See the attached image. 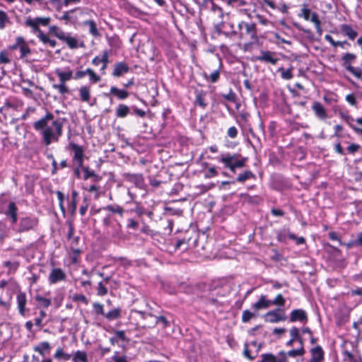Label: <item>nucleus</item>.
Listing matches in <instances>:
<instances>
[{"label": "nucleus", "mask_w": 362, "mask_h": 362, "mask_svg": "<svg viewBox=\"0 0 362 362\" xmlns=\"http://www.w3.org/2000/svg\"><path fill=\"white\" fill-rule=\"evenodd\" d=\"M66 121L64 117L54 119L53 114L47 112L44 117L33 123V128L41 132L44 144L49 146L53 141H58L62 135V128Z\"/></svg>", "instance_id": "1"}, {"label": "nucleus", "mask_w": 362, "mask_h": 362, "mask_svg": "<svg viewBox=\"0 0 362 362\" xmlns=\"http://www.w3.org/2000/svg\"><path fill=\"white\" fill-rule=\"evenodd\" d=\"M105 233L112 238L119 240L123 237L122 226L115 217H111L110 215L104 216L102 220Z\"/></svg>", "instance_id": "2"}, {"label": "nucleus", "mask_w": 362, "mask_h": 362, "mask_svg": "<svg viewBox=\"0 0 362 362\" xmlns=\"http://www.w3.org/2000/svg\"><path fill=\"white\" fill-rule=\"evenodd\" d=\"M238 156L239 155L236 153L230 154L228 153L221 154L218 160L224 165V168L229 169L231 173L235 174L236 169L243 168L247 161V158L238 159Z\"/></svg>", "instance_id": "3"}, {"label": "nucleus", "mask_w": 362, "mask_h": 362, "mask_svg": "<svg viewBox=\"0 0 362 362\" xmlns=\"http://www.w3.org/2000/svg\"><path fill=\"white\" fill-rule=\"evenodd\" d=\"M55 74L59 80V84H53L52 88L57 90L59 93L64 95L69 93V88L66 86V83L73 78V71L69 68L60 69L57 68L54 71Z\"/></svg>", "instance_id": "4"}, {"label": "nucleus", "mask_w": 362, "mask_h": 362, "mask_svg": "<svg viewBox=\"0 0 362 362\" xmlns=\"http://www.w3.org/2000/svg\"><path fill=\"white\" fill-rule=\"evenodd\" d=\"M238 28L241 37L250 38L253 40V42L245 43L244 45H252L257 40V37L255 23L241 21L238 24Z\"/></svg>", "instance_id": "5"}, {"label": "nucleus", "mask_w": 362, "mask_h": 362, "mask_svg": "<svg viewBox=\"0 0 362 362\" xmlns=\"http://www.w3.org/2000/svg\"><path fill=\"white\" fill-rule=\"evenodd\" d=\"M49 32L55 37L62 40L63 42L66 43L67 45H83V42L78 44V41L75 37L71 36L69 33L66 34L64 33L57 26H51L49 28Z\"/></svg>", "instance_id": "6"}, {"label": "nucleus", "mask_w": 362, "mask_h": 362, "mask_svg": "<svg viewBox=\"0 0 362 362\" xmlns=\"http://www.w3.org/2000/svg\"><path fill=\"white\" fill-rule=\"evenodd\" d=\"M341 33L346 37L349 40L354 41L356 39V42L359 45H362V36H358L356 30V26H353L349 24H341L339 26Z\"/></svg>", "instance_id": "7"}, {"label": "nucleus", "mask_w": 362, "mask_h": 362, "mask_svg": "<svg viewBox=\"0 0 362 362\" xmlns=\"http://www.w3.org/2000/svg\"><path fill=\"white\" fill-rule=\"evenodd\" d=\"M303 18L305 21H311L314 23L317 33L321 34V22L317 13L312 12L311 10L305 6L301 9V13L298 15Z\"/></svg>", "instance_id": "8"}, {"label": "nucleus", "mask_w": 362, "mask_h": 362, "mask_svg": "<svg viewBox=\"0 0 362 362\" xmlns=\"http://www.w3.org/2000/svg\"><path fill=\"white\" fill-rule=\"evenodd\" d=\"M279 60V59L276 57V53L267 50H261L260 54L259 55H253L251 57L252 62L259 61L272 65H276Z\"/></svg>", "instance_id": "9"}, {"label": "nucleus", "mask_w": 362, "mask_h": 362, "mask_svg": "<svg viewBox=\"0 0 362 362\" xmlns=\"http://www.w3.org/2000/svg\"><path fill=\"white\" fill-rule=\"evenodd\" d=\"M264 319L267 322L276 323L280 321H285L286 320V316L284 310L280 308H276L274 310L267 312L264 315Z\"/></svg>", "instance_id": "10"}, {"label": "nucleus", "mask_w": 362, "mask_h": 362, "mask_svg": "<svg viewBox=\"0 0 362 362\" xmlns=\"http://www.w3.org/2000/svg\"><path fill=\"white\" fill-rule=\"evenodd\" d=\"M100 211L105 212V216H107L108 215H110L111 217H115V215L117 214L120 217H122L124 210L121 206L118 204H110L98 209L96 211V213H98Z\"/></svg>", "instance_id": "11"}, {"label": "nucleus", "mask_w": 362, "mask_h": 362, "mask_svg": "<svg viewBox=\"0 0 362 362\" xmlns=\"http://www.w3.org/2000/svg\"><path fill=\"white\" fill-rule=\"evenodd\" d=\"M38 221L35 217L26 216L21 218L19 223V232H25L33 229L37 224Z\"/></svg>", "instance_id": "12"}, {"label": "nucleus", "mask_w": 362, "mask_h": 362, "mask_svg": "<svg viewBox=\"0 0 362 362\" xmlns=\"http://www.w3.org/2000/svg\"><path fill=\"white\" fill-rule=\"evenodd\" d=\"M70 148L74 151L73 161L78 164V167H82L83 164L84 151L82 146L73 142L69 144Z\"/></svg>", "instance_id": "13"}, {"label": "nucleus", "mask_w": 362, "mask_h": 362, "mask_svg": "<svg viewBox=\"0 0 362 362\" xmlns=\"http://www.w3.org/2000/svg\"><path fill=\"white\" fill-rule=\"evenodd\" d=\"M66 278L65 272L61 268H53L48 276L50 284H54L59 281H64Z\"/></svg>", "instance_id": "14"}, {"label": "nucleus", "mask_w": 362, "mask_h": 362, "mask_svg": "<svg viewBox=\"0 0 362 362\" xmlns=\"http://www.w3.org/2000/svg\"><path fill=\"white\" fill-rule=\"evenodd\" d=\"M289 320L291 322H300L305 324L308 320V315L306 312L303 309H295L293 310L290 314Z\"/></svg>", "instance_id": "15"}, {"label": "nucleus", "mask_w": 362, "mask_h": 362, "mask_svg": "<svg viewBox=\"0 0 362 362\" xmlns=\"http://www.w3.org/2000/svg\"><path fill=\"white\" fill-rule=\"evenodd\" d=\"M122 177L125 181L133 183L136 187H141L144 184V177L142 174L124 173Z\"/></svg>", "instance_id": "16"}, {"label": "nucleus", "mask_w": 362, "mask_h": 362, "mask_svg": "<svg viewBox=\"0 0 362 362\" xmlns=\"http://www.w3.org/2000/svg\"><path fill=\"white\" fill-rule=\"evenodd\" d=\"M312 110L315 115L320 119L323 120L327 117L326 110L320 102H314L312 105Z\"/></svg>", "instance_id": "17"}, {"label": "nucleus", "mask_w": 362, "mask_h": 362, "mask_svg": "<svg viewBox=\"0 0 362 362\" xmlns=\"http://www.w3.org/2000/svg\"><path fill=\"white\" fill-rule=\"evenodd\" d=\"M18 310L19 314L22 316L25 315V305L27 303L26 295L24 292H20L16 296Z\"/></svg>", "instance_id": "18"}, {"label": "nucleus", "mask_w": 362, "mask_h": 362, "mask_svg": "<svg viewBox=\"0 0 362 362\" xmlns=\"http://www.w3.org/2000/svg\"><path fill=\"white\" fill-rule=\"evenodd\" d=\"M18 208L13 202H9L5 215L11 218V223H16L18 221Z\"/></svg>", "instance_id": "19"}, {"label": "nucleus", "mask_w": 362, "mask_h": 362, "mask_svg": "<svg viewBox=\"0 0 362 362\" xmlns=\"http://www.w3.org/2000/svg\"><path fill=\"white\" fill-rule=\"evenodd\" d=\"M311 358L310 362H321L324 359V351L322 348L317 345L310 349Z\"/></svg>", "instance_id": "20"}, {"label": "nucleus", "mask_w": 362, "mask_h": 362, "mask_svg": "<svg viewBox=\"0 0 362 362\" xmlns=\"http://www.w3.org/2000/svg\"><path fill=\"white\" fill-rule=\"evenodd\" d=\"M129 67L124 62L116 63L114 66L112 75L115 77H119L123 74L127 73Z\"/></svg>", "instance_id": "21"}, {"label": "nucleus", "mask_w": 362, "mask_h": 362, "mask_svg": "<svg viewBox=\"0 0 362 362\" xmlns=\"http://www.w3.org/2000/svg\"><path fill=\"white\" fill-rule=\"evenodd\" d=\"M271 305V300H267L266 296L262 295L259 300L255 303L252 308L255 310L268 308Z\"/></svg>", "instance_id": "22"}, {"label": "nucleus", "mask_w": 362, "mask_h": 362, "mask_svg": "<svg viewBox=\"0 0 362 362\" xmlns=\"http://www.w3.org/2000/svg\"><path fill=\"white\" fill-rule=\"evenodd\" d=\"M195 95V105H197L202 108L205 109L207 106V103H205L206 93L202 90H196Z\"/></svg>", "instance_id": "23"}, {"label": "nucleus", "mask_w": 362, "mask_h": 362, "mask_svg": "<svg viewBox=\"0 0 362 362\" xmlns=\"http://www.w3.org/2000/svg\"><path fill=\"white\" fill-rule=\"evenodd\" d=\"M34 351L39 353L42 356H45L46 354L49 353L51 349L50 344L48 341H43L39 343L33 348Z\"/></svg>", "instance_id": "24"}, {"label": "nucleus", "mask_w": 362, "mask_h": 362, "mask_svg": "<svg viewBox=\"0 0 362 362\" xmlns=\"http://www.w3.org/2000/svg\"><path fill=\"white\" fill-rule=\"evenodd\" d=\"M110 94L116 96L119 100H124L129 95V93L127 90L119 89L115 86L110 88Z\"/></svg>", "instance_id": "25"}, {"label": "nucleus", "mask_w": 362, "mask_h": 362, "mask_svg": "<svg viewBox=\"0 0 362 362\" xmlns=\"http://www.w3.org/2000/svg\"><path fill=\"white\" fill-rule=\"evenodd\" d=\"M81 170L84 173L83 178L85 180L89 178H93V181L98 182L102 179V177L100 175L95 174L94 171L90 170L88 167L83 166V164L82 165Z\"/></svg>", "instance_id": "26"}, {"label": "nucleus", "mask_w": 362, "mask_h": 362, "mask_svg": "<svg viewBox=\"0 0 362 362\" xmlns=\"http://www.w3.org/2000/svg\"><path fill=\"white\" fill-rule=\"evenodd\" d=\"M130 112V108L124 104H119L115 110V115L119 118L126 117Z\"/></svg>", "instance_id": "27"}, {"label": "nucleus", "mask_w": 362, "mask_h": 362, "mask_svg": "<svg viewBox=\"0 0 362 362\" xmlns=\"http://www.w3.org/2000/svg\"><path fill=\"white\" fill-rule=\"evenodd\" d=\"M256 175L250 170H245L242 173H240L235 179V182L244 183L246 180L250 179H255Z\"/></svg>", "instance_id": "28"}, {"label": "nucleus", "mask_w": 362, "mask_h": 362, "mask_svg": "<svg viewBox=\"0 0 362 362\" xmlns=\"http://www.w3.org/2000/svg\"><path fill=\"white\" fill-rule=\"evenodd\" d=\"M80 98L83 102H89L90 99V90L87 86H81L79 88Z\"/></svg>", "instance_id": "29"}, {"label": "nucleus", "mask_w": 362, "mask_h": 362, "mask_svg": "<svg viewBox=\"0 0 362 362\" xmlns=\"http://www.w3.org/2000/svg\"><path fill=\"white\" fill-rule=\"evenodd\" d=\"M76 10V8L65 11L62 16L59 17V20L65 21L66 24L74 23L76 21V18H74L72 14Z\"/></svg>", "instance_id": "30"}, {"label": "nucleus", "mask_w": 362, "mask_h": 362, "mask_svg": "<svg viewBox=\"0 0 362 362\" xmlns=\"http://www.w3.org/2000/svg\"><path fill=\"white\" fill-rule=\"evenodd\" d=\"M93 64L98 66L100 62L103 64L102 66V69H104L106 67V64L108 62V52L107 51H104L101 57H95L93 59Z\"/></svg>", "instance_id": "31"}, {"label": "nucleus", "mask_w": 362, "mask_h": 362, "mask_svg": "<svg viewBox=\"0 0 362 362\" xmlns=\"http://www.w3.org/2000/svg\"><path fill=\"white\" fill-rule=\"evenodd\" d=\"M121 310L119 308H115L107 313H105L104 317L109 321L115 320L120 317Z\"/></svg>", "instance_id": "32"}, {"label": "nucleus", "mask_w": 362, "mask_h": 362, "mask_svg": "<svg viewBox=\"0 0 362 362\" xmlns=\"http://www.w3.org/2000/svg\"><path fill=\"white\" fill-rule=\"evenodd\" d=\"M83 25L88 26L89 33L93 36L98 35V30L97 29V25L95 21L90 20L86 21L83 22Z\"/></svg>", "instance_id": "33"}, {"label": "nucleus", "mask_w": 362, "mask_h": 362, "mask_svg": "<svg viewBox=\"0 0 362 362\" xmlns=\"http://www.w3.org/2000/svg\"><path fill=\"white\" fill-rule=\"evenodd\" d=\"M54 357L57 360L69 361L71 358V355L65 353L62 348H59L57 349Z\"/></svg>", "instance_id": "34"}, {"label": "nucleus", "mask_w": 362, "mask_h": 362, "mask_svg": "<svg viewBox=\"0 0 362 362\" xmlns=\"http://www.w3.org/2000/svg\"><path fill=\"white\" fill-rule=\"evenodd\" d=\"M74 362H88L87 354L85 351H77L73 358Z\"/></svg>", "instance_id": "35"}, {"label": "nucleus", "mask_w": 362, "mask_h": 362, "mask_svg": "<svg viewBox=\"0 0 362 362\" xmlns=\"http://www.w3.org/2000/svg\"><path fill=\"white\" fill-rule=\"evenodd\" d=\"M147 315L150 317H154L156 319V324L162 323L163 328H166L170 326V322L163 315L156 316L151 313H148Z\"/></svg>", "instance_id": "36"}, {"label": "nucleus", "mask_w": 362, "mask_h": 362, "mask_svg": "<svg viewBox=\"0 0 362 362\" xmlns=\"http://www.w3.org/2000/svg\"><path fill=\"white\" fill-rule=\"evenodd\" d=\"M305 351L304 347H300L297 349H292L286 352L287 356L295 358L296 356H302L305 354Z\"/></svg>", "instance_id": "37"}, {"label": "nucleus", "mask_w": 362, "mask_h": 362, "mask_svg": "<svg viewBox=\"0 0 362 362\" xmlns=\"http://www.w3.org/2000/svg\"><path fill=\"white\" fill-rule=\"evenodd\" d=\"M25 25L27 26L32 28L35 32H38V31L40 30L39 29V25H38V22H37V18H35L34 19L28 18L25 21Z\"/></svg>", "instance_id": "38"}, {"label": "nucleus", "mask_w": 362, "mask_h": 362, "mask_svg": "<svg viewBox=\"0 0 362 362\" xmlns=\"http://www.w3.org/2000/svg\"><path fill=\"white\" fill-rule=\"evenodd\" d=\"M113 362H129L128 357L125 354L120 355L119 351H115L112 356Z\"/></svg>", "instance_id": "39"}, {"label": "nucleus", "mask_w": 362, "mask_h": 362, "mask_svg": "<svg viewBox=\"0 0 362 362\" xmlns=\"http://www.w3.org/2000/svg\"><path fill=\"white\" fill-rule=\"evenodd\" d=\"M218 175V171L215 166L209 168L204 171V178L209 179L216 177Z\"/></svg>", "instance_id": "40"}, {"label": "nucleus", "mask_w": 362, "mask_h": 362, "mask_svg": "<svg viewBox=\"0 0 362 362\" xmlns=\"http://www.w3.org/2000/svg\"><path fill=\"white\" fill-rule=\"evenodd\" d=\"M346 69L350 71L353 75H354L356 78H361L362 76V69L359 67H354L351 65H349L346 67Z\"/></svg>", "instance_id": "41"}, {"label": "nucleus", "mask_w": 362, "mask_h": 362, "mask_svg": "<svg viewBox=\"0 0 362 362\" xmlns=\"http://www.w3.org/2000/svg\"><path fill=\"white\" fill-rule=\"evenodd\" d=\"M204 77L211 83H216L220 77V71L219 69L215 70L209 76H207L206 74H205Z\"/></svg>", "instance_id": "42"}, {"label": "nucleus", "mask_w": 362, "mask_h": 362, "mask_svg": "<svg viewBox=\"0 0 362 362\" xmlns=\"http://www.w3.org/2000/svg\"><path fill=\"white\" fill-rule=\"evenodd\" d=\"M286 300L281 294H278L273 300H271V305H276L278 306L284 307L285 305Z\"/></svg>", "instance_id": "43"}, {"label": "nucleus", "mask_w": 362, "mask_h": 362, "mask_svg": "<svg viewBox=\"0 0 362 362\" xmlns=\"http://www.w3.org/2000/svg\"><path fill=\"white\" fill-rule=\"evenodd\" d=\"M35 300L44 308H47L51 305V300L41 296H36Z\"/></svg>", "instance_id": "44"}, {"label": "nucleus", "mask_w": 362, "mask_h": 362, "mask_svg": "<svg viewBox=\"0 0 362 362\" xmlns=\"http://www.w3.org/2000/svg\"><path fill=\"white\" fill-rule=\"evenodd\" d=\"M339 116L349 125L350 127L351 125H354L352 122L354 121V119L348 113V112H340Z\"/></svg>", "instance_id": "45"}, {"label": "nucleus", "mask_w": 362, "mask_h": 362, "mask_svg": "<svg viewBox=\"0 0 362 362\" xmlns=\"http://www.w3.org/2000/svg\"><path fill=\"white\" fill-rule=\"evenodd\" d=\"M38 37L43 44L49 43L50 45H55V41L50 40L47 35L43 33L41 30L38 31Z\"/></svg>", "instance_id": "46"}, {"label": "nucleus", "mask_w": 362, "mask_h": 362, "mask_svg": "<svg viewBox=\"0 0 362 362\" xmlns=\"http://www.w3.org/2000/svg\"><path fill=\"white\" fill-rule=\"evenodd\" d=\"M11 61L10 54L6 50L0 52V64H8Z\"/></svg>", "instance_id": "47"}, {"label": "nucleus", "mask_w": 362, "mask_h": 362, "mask_svg": "<svg viewBox=\"0 0 362 362\" xmlns=\"http://www.w3.org/2000/svg\"><path fill=\"white\" fill-rule=\"evenodd\" d=\"M210 4H211V11H213L218 16L222 17L223 16V12L222 8L219 6L215 4L213 2V1H211V0L210 1Z\"/></svg>", "instance_id": "48"}, {"label": "nucleus", "mask_w": 362, "mask_h": 362, "mask_svg": "<svg viewBox=\"0 0 362 362\" xmlns=\"http://www.w3.org/2000/svg\"><path fill=\"white\" fill-rule=\"evenodd\" d=\"M86 73L90 77V81L95 83L100 81V77L98 76L91 69H87Z\"/></svg>", "instance_id": "49"}, {"label": "nucleus", "mask_w": 362, "mask_h": 362, "mask_svg": "<svg viewBox=\"0 0 362 362\" xmlns=\"http://www.w3.org/2000/svg\"><path fill=\"white\" fill-rule=\"evenodd\" d=\"M93 311L96 315H105L104 309H103V305L100 304V303L95 302L93 304Z\"/></svg>", "instance_id": "50"}, {"label": "nucleus", "mask_w": 362, "mask_h": 362, "mask_svg": "<svg viewBox=\"0 0 362 362\" xmlns=\"http://www.w3.org/2000/svg\"><path fill=\"white\" fill-rule=\"evenodd\" d=\"M107 293V288L103 285L102 281L98 284L97 294L100 296H104Z\"/></svg>", "instance_id": "51"}, {"label": "nucleus", "mask_w": 362, "mask_h": 362, "mask_svg": "<svg viewBox=\"0 0 362 362\" xmlns=\"http://www.w3.org/2000/svg\"><path fill=\"white\" fill-rule=\"evenodd\" d=\"M253 317H255V314L251 313L250 310H245L243 312V315H242V321L243 322H248L251 318H252Z\"/></svg>", "instance_id": "52"}, {"label": "nucleus", "mask_w": 362, "mask_h": 362, "mask_svg": "<svg viewBox=\"0 0 362 362\" xmlns=\"http://www.w3.org/2000/svg\"><path fill=\"white\" fill-rule=\"evenodd\" d=\"M114 333L117 340L120 339L123 341H129V339L127 337L125 332L124 330H115Z\"/></svg>", "instance_id": "53"}, {"label": "nucleus", "mask_w": 362, "mask_h": 362, "mask_svg": "<svg viewBox=\"0 0 362 362\" xmlns=\"http://www.w3.org/2000/svg\"><path fill=\"white\" fill-rule=\"evenodd\" d=\"M222 96L228 101H230V102H235L236 100V94L231 90L230 89V91L227 94H222Z\"/></svg>", "instance_id": "54"}, {"label": "nucleus", "mask_w": 362, "mask_h": 362, "mask_svg": "<svg viewBox=\"0 0 362 362\" xmlns=\"http://www.w3.org/2000/svg\"><path fill=\"white\" fill-rule=\"evenodd\" d=\"M45 316H46V313L44 310H40V316L35 319V325L39 327H42V322Z\"/></svg>", "instance_id": "55"}, {"label": "nucleus", "mask_w": 362, "mask_h": 362, "mask_svg": "<svg viewBox=\"0 0 362 362\" xmlns=\"http://www.w3.org/2000/svg\"><path fill=\"white\" fill-rule=\"evenodd\" d=\"M243 355L245 357H246L247 358H248L250 361L254 360L255 358V356H252L250 354V351L249 350V345L247 343H245V344H244Z\"/></svg>", "instance_id": "56"}, {"label": "nucleus", "mask_w": 362, "mask_h": 362, "mask_svg": "<svg viewBox=\"0 0 362 362\" xmlns=\"http://www.w3.org/2000/svg\"><path fill=\"white\" fill-rule=\"evenodd\" d=\"M8 21V16L6 12L0 10V28L5 27L6 22Z\"/></svg>", "instance_id": "57"}, {"label": "nucleus", "mask_w": 362, "mask_h": 362, "mask_svg": "<svg viewBox=\"0 0 362 362\" xmlns=\"http://www.w3.org/2000/svg\"><path fill=\"white\" fill-rule=\"evenodd\" d=\"M290 335L291 339L296 341L298 338L300 336L299 333V329L296 327H293L290 329Z\"/></svg>", "instance_id": "58"}, {"label": "nucleus", "mask_w": 362, "mask_h": 362, "mask_svg": "<svg viewBox=\"0 0 362 362\" xmlns=\"http://www.w3.org/2000/svg\"><path fill=\"white\" fill-rule=\"evenodd\" d=\"M361 148V146L357 144H351L347 147V151L351 154H354Z\"/></svg>", "instance_id": "59"}, {"label": "nucleus", "mask_w": 362, "mask_h": 362, "mask_svg": "<svg viewBox=\"0 0 362 362\" xmlns=\"http://www.w3.org/2000/svg\"><path fill=\"white\" fill-rule=\"evenodd\" d=\"M288 356L286 355V353L281 351L279 353L278 356H276V362H287L288 361Z\"/></svg>", "instance_id": "60"}, {"label": "nucleus", "mask_w": 362, "mask_h": 362, "mask_svg": "<svg viewBox=\"0 0 362 362\" xmlns=\"http://www.w3.org/2000/svg\"><path fill=\"white\" fill-rule=\"evenodd\" d=\"M4 265L6 267H8L10 270L16 271L18 269L19 264L16 262H11L10 261H6L4 262Z\"/></svg>", "instance_id": "61"}, {"label": "nucleus", "mask_w": 362, "mask_h": 362, "mask_svg": "<svg viewBox=\"0 0 362 362\" xmlns=\"http://www.w3.org/2000/svg\"><path fill=\"white\" fill-rule=\"evenodd\" d=\"M261 356H264L265 362H276V356L272 354H263Z\"/></svg>", "instance_id": "62"}, {"label": "nucleus", "mask_w": 362, "mask_h": 362, "mask_svg": "<svg viewBox=\"0 0 362 362\" xmlns=\"http://www.w3.org/2000/svg\"><path fill=\"white\" fill-rule=\"evenodd\" d=\"M228 136L231 138L234 139L238 135V129L235 127H230L227 132Z\"/></svg>", "instance_id": "63"}, {"label": "nucleus", "mask_w": 362, "mask_h": 362, "mask_svg": "<svg viewBox=\"0 0 362 362\" xmlns=\"http://www.w3.org/2000/svg\"><path fill=\"white\" fill-rule=\"evenodd\" d=\"M346 100L351 105L356 106L357 100L354 94H349L346 96Z\"/></svg>", "instance_id": "64"}]
</instances>
